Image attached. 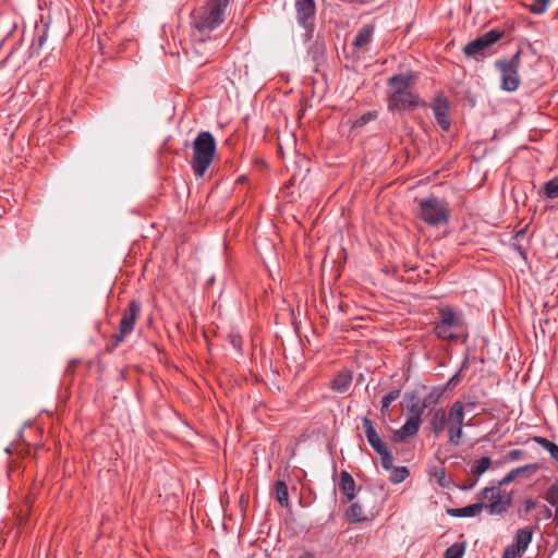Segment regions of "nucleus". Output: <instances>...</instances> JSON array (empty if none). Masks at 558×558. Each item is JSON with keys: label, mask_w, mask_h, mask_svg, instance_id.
<instances>
[{"label": "nucleus", "mask_w": 558, "mask_h": 558, "mask_svg": "<svg viewBox=\"0 0 558 558\" xmlns=\"http://www.w3.org/2000/svg\"><path fill=\"white\" fill-rule=\"evenodd\" d=\"M545 196L549 199L558 198V177L545 182L542 187Z\"/></svg>", "instance_id": "obj_27"}, {"label": "nucleus", "mask_w": 558, "mask_h": 558, "mask_svg": "<svg viewBox=\"0 0 558 558\" xmlns=\"http://www.w3.org/2000/svg\"><path fill=\"white\" fill-rule=\"evenodd\" d=\"M141 312V301L131 300L122 311L118 330L110 337V343L107 345L108 352H113L134 331Z\"/></svg>", "instance_id": "obj_5"}, {"label": "nucleus", "mask_w": 558, "mask_h": 558, "mask_svg": "<svg viewBox=\"0 0 558 558\" xmlns=\"http://www.w3.org/2000/svg\"><path fill=\"white\" fill-rule=\"evenodd\" d=\"M276 500L280 506L288 508L290 506L288 486L284 481H277L275 484Z\"/></svg>", "instance_id": "obj_24"}, {"label": "nucleus", "mask_w": 558, "mask_h": 558, "mask_svg": "<svg viewBox=\"0 0 558 558\" xmlns=\"http://www.w3.org/2000/svg\"><path fill=\"white\" fill-rule=\"evenodd\" d=\"M546 500L553 506L558 507V484L551 485L546 492Z\"/></svg>", "instance_id": "obj_35"}, {"label": "nucleus", "mask_w": 558, "mask_h": 558, "mask_svg": "<svg viewBox=\"0 0 558 558\" xmlns=\"http://www.w3.org/2000/svg\"><path fill=\"white\" fill-rule=\"evenodd\" d=\"M448 436H449V442L452 445H459L462 438V427L463 424H457V423H448Z\"/></svg>", "instance_id": "obj_26"}, {"label": "nucleus", "mask_w": 558, "mask_h": 558, "mask_svg": "<svg viewBox=\"0 0 558 558\" xmlns=\"http://www.w3.org/2000/svg\"><path fill=\"white\" fill-rule=\"evenodd\" d=\"M429 426L435 438H438L445 427L448 426L447 412L444 409H437L430 417Z\"/></svg>", "instance_id": "obj_17"}, {"label": "nucleus", "mask_w": 558, "mask_h": 558, "mask_svg": "<svg viewBox=\"0 0 558 558\" xmlns=\"http://www.w3.org/2000/svg\"><path fill=\"white\" fill-rule=\"evenodd\" d=\"M464 407H465V409L471 410V409H473L475 407V403L469 402V403L464 404Z\"/></svg>", "instance_id": "obj_48"}, {"label": "nucleus", "mask_w": 558, "mask_h": 558, "mask_svg": "<svg viewBox=\"0 0 558 558\" xmlns=\"http://www.w3.org/2000/svg\"><path fill=\"white\" fill-rule=\"evenodd\" d=\"M549 1L550 0H530V3H526L525 7L531 13L541 15L546 12Z\"/></svg>", "instance_id": "obj_29"}, {"label": "nucleus", "mask_w": 558, "mask_h": 558, "mask_svg": "<svg viewBox=\"0 0 558 558\" xmlns=\"http://www.w3.org/2000/svg\"><path fill=\"white\" fill-rule=\"evenodd\" d=\"M208 61V59L199 60V64H206Z\"/></svg>", "instance_id": "obj_49"}, {"label": "nucleus", "mask_w": 558, "mask_h": 558, "mask_svg": "<svg viewBox=\"0 0 558 558\" xmlns=\"http://www.w3.org/2000/svg\"><path fill=\"white\" fill-rule=\"evenodd\" d=\"M378 454L380 456V464L385 470L389 471L390 469H393V456L388 448L378 452Z\"/></svg>", "instance_id": "obj_33"}, {"label": "nucleus", "mask_w": 558, "mask_h": 558, "mask_svg": "<svg viewBox=\"0 0 558 558\" xmlns=\"http://www.w3.org/2000/svg\"><path fill=\"white\" fill-rule=\"evenodd\" d=\"M525 234H526V228H522V229L515 231V233L513 235L514 242H519L520 240L524 239Z\"/></svg>", "instance_id": "obj_46"}, {"label": "nucleus", "mask_w": 558, "mask_h": 558, "mask_svg": "<svg viewBox=\"0 0 558 558\" xmlns=\"http://www.w3.org/2000/svg\"><path fill=\"white\" fill-rule=\"evenodd\" d=\"M428 226L447 225L450 220V209L446 201L430 195L418 201L416 215Z\"/></svg>", "instance_id": "obj_4"}, {"label": "nucleus", "mask_w": 558, "mask_h": 558, "mask_svg": "<svg viewBox=\"0 0 558 558\" xmlns=\"http://www.w3.org/2000/svg\"><path fill=\"white\" fill-rule=\"evenodd\" d=\"M414 82V75L410 72L396 74L387 80L390 88L387 108L390 112L412 111L418 107H427L426 101L413 89Z\"/></svg>", "instance_id": "obj_1"}, {"label": "nucleus", "mask_w": 558, "mask_h": 558, "mask_svg": "<svg viewBox=\"0 0 558 558\" xmlns=\"http://www.w3.org/2000/svg\"><path fill=\"white\" fill-rule=\"evenodd\" d=\"M437 319L434 322L433 332L437 339L446 342L465 343L469 339V327L461 312L451 306L437 308Z\"/></svg>", "instance_id": "obj_2"}, {"label": "nucleus", "mask_w": 558, "mask_h": 558, "mask_svg": "<svg viewBox=\"0 0 558 558\" xmlns=\"http://www.w3.org/2000/svg\"><path fill=\"white\" fill-rule=\"evenodd\" d=\"M426 408H423V403L420 405L418 403H412L408 408V415L407 416H417L418 418H422V414Z\"/></svg>", "instance_id": "obj_37"}, {"label": "nucleus", "mask_w": 558, "mask_h": 558, "mask_svg": "<svg viewBox=\"0 0 558 558\" xmlns=\"http://www.w3.org/2000/svg\"><path fill=\"white\" fill-rule=\"evenodd\" d=\"M375 27L371 24L363 25L353 39V47L361 49L371 43Z\"/></svg>", "instance_id": "obj_20"}, {"label": "nucleus", "mask_w": 558, "mask_h": 558, "mask_svg": "<svg viewBox=\"0 0 558 558\" xmlns=\"http://www.w3.org/2000/svg\"><path fill=\"white\" fill-rule=\"evenodd\" d=\"M299 558H314V557H313V554L306 551L302 556H300Z\"/></svg>", "instance_id": "obj_47"}, {"label": "nucleus", "mask_w": 558, "mask_h": 558, "mask_svg": "<svg viewBox=\"0 0 558 558\" xmlns=\"http://www.w3.org/2000/svg\"><path fill=\"white\" fill-rule=\"evenodd\" d=\"M191 167L197 178H203L215 159L217 143L209 131H202L192 143Z\"/></svg>", "instance_id": "obj_3"}, {"label": "nucleus", "mask_w": 558, "mask_h": 558, "mask_svg": "<svg viewBox=\"0 0 558 558\" xmlns=\"http://www.w3.org/2000/svg\"><path fill=\"white\" fill-rule=\"evenodd\" d=\"M352 383V375L347 372L339 373L331 381V388L340 393L348 391Z\"/></svg>", "instance_id": "obj_21"}, {"label": "nucleus", "mask_w": 558, "mask_h": 558, "mask_svg": "<svg viewBox=\"0 0 558 558\" xmlns=\"http://www.w3.org/2000/svg\"><path fill=\"white\" fill-rule=\"evenodd\" d=\"M432 110L440 129L448 131L451 126V119L449 114L450 104L444 93L439 92L435 95L432 104Z\"/></svg>", "instance_id": "obj_11"}, {"label": "nucleus", "mask_w": 558, "mask_h": 558, "mask_svg": "<svg viewBox=\"0 0 558 558\" xmlns=\"http://www.w3.org/2000/svg\"><path fill=\"white\" fill-rule=\"evenodd\" d=\"M459 381H460V375H459V374H456V375H453V376L448 380V383H447L444 387H446V389H447V388H449V387H454V386H457V385L459 384Z\"/></svg>", "instance_id": "obj_45"}, {"label": "nucleus", "mask_w": 558, "mask_h": 558, "mask_svg": "<svg viewBox=\"0 0 558 558\" xmlns=\"http://www.w3.org/2000/svg\"><path fill=\"white\" fill-rule=\"evenodd\" d=\"M229 0H207L194 21V27L201 33H209L225 21V11Z\"/></svg>", "instance_id": "obj_6"}, {"label": "nucleus", "mask_w": 558, "mask_h": 558, "mask_svg": "<svg viewBox=\"0 0 558 558\" xmlns=\"http://www.w3.org/2000/svg\"><path fill=\"white\" fill-rule=\"evenodd\" d=\"M490 465L492 459L489 457H482L472 464L471 473L473 476L480 477L490 468Z\"/></svg>", "instance_id": "obj_25"}, {"label": "nucleus", "mask_w": 558, "mask_h": 558, "mask_svg": "<svg viewBox=\"0 0 558 558\" xmlns=\"http://www.w3.org/2000/svg\"><path fill=\"white\" fill-rule=\"evenodd\" d=\"M465 551V544L464 543H454L451 546H449L444 557L445 558H462Z\"/></svg>", "instance_id": "obj_30"}, {"label": "nucleus", "mask_w": 558, "mask_h": 558, "mask_svg": "<svg viewBox=\"0 0 558 558\" xmlns=\"http://www.w3.org/2000/svg\"><path fill=\"white\" fill-rule=\"evenodd\" d=\"M520 556L522 555L515 551L514 545L510 544L505 548L501 558H517Z\"/></svg>", "instance_id": "obj_42"}, {"label": "nucleus", "mask_w": 558, "mask_h": 558, "mask_svg": "<svg viewBox=\"0 0 558 558\" xmlns=\"http://www.w3.org/2000/svg\"><path fill=\"white\" fill-rule=\"evenodd\" d=\"M389 480L395 484L402 483L409 476V470L407 466H395L390 469Z\"/></svg>", "instance_id": "obj_28"}, {"label": "nucleus", "mask_w": 558, "mask_h": 558, "mask_svg": "<svg viewBox=\"0 0 558 558\" xmlns=\"http://www.w3.org/2000/svg\"><path fill=\"white\" fill-rule=\"evenodd\" d=\"M374 508H366L362 499L351 504L345 511V519L350 523H361L369 520L376 514Z\"/></svg>", "instance_id": "obj_12"}, {"label": "nucleus", "mask_w": 558, "mask_h": 558, "mask_svg": "<svg viewBox=\"0 0 558 558\" xmlns=\"http://www.w3.org/2000/svg\"><path fill=\"white\" fill-rule=\"evenodd\" d=\"M522 49L519 48L510 58L495 61V68L500 73V88L505 92H515L521 84L519 69L521 65Z\"/></svg>", "instance_id": "obj_7"}, {"label": "nucleus", "mask_w": 558, "mask_h": 558, "mask_svg": "<svg viewBox=\"0 0 558 558\" xmlns=\"http://www.w3.org/2000/svg\"><path fill=\"white\" fill-rule=\"evenodd\" d=\"M362 425L364 428V433L366 436V439L371 447L378 453L380 451H384V449L387 448L386 444L381 440L380 436L376 432L374 424L371 418L363 417L362 418Z\"/></svg>", "instance_id": "obj_14"}, {"label": "nucleus", "mask_w": 558, "mask_h": 558, "mask_svg": "<svg viewBox=\"0 0 558 558\" xmlns=\"http://www.w3.org/2000/svg\"><path fill=\"white\" fill-rule=\"evenodd\" d=\"M400 397V389H393L391 391H389L386 396L383 397L381 399V412L384 413L385 411L388 410L389 405L396 401L398 398Z\"/></svg>", "instance_id": "obj_32"}, {"label": "nucleus", "mask_w": 558, "mask_h": 558, "mask_svg": "<svg viewBox=\"0 0 558 558\" xmlns=\"http://www.w3.org/2000/svg\"><path fill=\"white\" fill-rule=\"evenodd\" d=\"M536 506H537L536 500L531 499V498L525 499V500L523 501L522 507L519 509V514H520V515L526 514V513H529L531 510L535 509V508H536Z\"/></svg>", "instance_id": "obj_36"}, {"label": "nucleus", "mask_w": 558, "mask_h": 558, "mask_svg": "<svg viewBox=\"0 0 558 558\" xmlns=\"http://www.w3.org/2000/svg\"><path fill=\"white\" fill-rule=\"evenodd\" d=\"M339 490L345 496L342 500L343 504L351 502L355 498V482L348 471L340 473Z\"/></svg>", "instance_id": "obj_15"}, {"label": "nucleus", "mask_w": 558, "mask_h": 558, "mask_svg": "<svg viewBox=\"0 0 558 558\" xmlns=\"http://www.w3.org/2000/svg\"><path fill=\"white\" fill-rule=\"evenodd\" d=\"M541 469L539 463H530L523 466H519L517 469L511 470L508 474H506L500 481H498V486H506L513 482L518 476L521 475H531L537 472Z\"/></svg>", "instance_id": "obj_16"}, {"label": "nucleus", "mask_w": 558, "mask_h": 558, "mask_svg": "<svg viewBox=\"0 0 558 558\" xmlns=\"http://www.w3.org/2000/svg\"><path fill=\"white\" fill-rule=\"evenodd\" d=\"M47 39V33L44 32L41 35L38 36V39H37V43H33L31 49H32V53H37L40 48L44 46L45 41Z\"/></svg>", "instance_id": "obj_40"}, {"label": "nucleus", "mask_w": 558, "mask_h": 558, "mask_svg": "<svg viewBox=\"0 0 558 558\" xmlns=\"http://www.w3.org/2000/svg\"><path fill=\"white\" fill-rule=\"evenodd\" d=\"M532 440L542 446L547 451L555 445V442L542 436H534L532 437Z\"/></svg>", "instance_id": "obj_38"}, {"label": "nucleus", "mask_w": 558, "mask_h": 558, "mask_svg": "<svg viewBox=\"0 0 558 558\" xmlns=\"http://www.w3.org/2000/svg\"><path fill=\"white\" fill-rule=\"evenodd\" d=\"M203 45H204V40H199L198 46H203Z\"/></svg>", "instance_id": "obj_52"}, {"label": "nucleus", "mask_w": 558, "mask_h": 558, "mask_svg": "<svg viewBox=\"0 0 558 558\" xmlns=\"http://www.w3.org/2000/svg\"><path fill=\"white\" fill-rule=\"evenodd\" d=\"M377 117H378L377 111H367V112L363 113L360 118H357L355 120L354 126L355 128H362L365 124H367L368 122L377 119Z\"/></svg>", "instance_id": "obj_34"}, {"label": "nucleus", "mask_w": 558, "mask_h": 558, "mask_svg": "<svg viewBox=\"0 0 558 558\" xmlns=\"http://www.w3.org/2000/svg\"><path fill=\"white\" fill-rule=\"evenodd\" d=\"M507 458L508 460L510 461H518V460H522L525 458V452L523 450H520V449H513V450H510L508 453H507Z\"/></svg>", "instance_id": "obj_41"}, {"label": "nucleus", "mask_w": 558, "mask_h": 558, "mask_svg": "<svg viewBox=\"0 0 558 558\" xmlns=\"http://www.w3.org/2000/svg\"><path fill=\"white\" fill-rule=\"evenodd\" d=\"M484 509V502H475L463 508H447L446 512L450 517H475Z\"/></svg>", "instance_id": "obj_18"}, {"label": "nucleus", "mask_w": 558, "mask_h": 558, "mask_svg": "<svg viewBox=\"0 0 558 558\" xmlns=\"http://www.w3.org/2000/svg\"><path fill=\"white\" fill-rule=\"evenodd\" d=\"M555 515H556V519L558 520V506L555 508Z\"/></svg>", "instance_id": "obj_50"}, {"label": "nucleus", "mask_w": 558, "mask_h": 558, "mask_svg": "<svg viewBox=\"0 0 558 558\" xmlns=\"http://www.w3.org/2000/svg\"><path fill=\"white\" fill-rule=\"evenodd\" d=\"M498 483L495 486H487L483 488L478 494V499H488L487 504H484V508L488 510L490 514H502L508 511L512 506L513 495L511 492L500 489Z\"/></svg>", "instance_id": "obj_8"}, {"label": "nucleus", "mask_w": 558, "mask_h": 558, "mask_svg": "<svg viewBox=\"0 0 558 558\" xmlns=\"http://www.w3.org/2000/svg\"><path fill=\"white\" fill-rule=\"evenodd\" d=\"M465 407L461 401H456L447 412L448 423L463 424Z\"/></svg>", "instance_id": "obj_22"}, {"label": "nucleus", "mask_w": 558, "mask_h": 558, "mask_svg": "<svg viewBox=\"0 0 558 558\" xmlns=\"http://www.w3.org/2000/svg\"><path fill=\"white\" fill-rule=\"evenodd\" d=\"M477 481H478V477L477 476H473L472 473H471L470 476L468 477L465 484L458 485V488L461 489V490L472 489L476 485Z\"/></svg>", "instance_id": "obj_39"}, {"label": "nucleus", "mask_w": 558, "mask_h": 558, "mask_svg": "<svg viewBox=\"0 0 558 558\" xmlns=\"http://www.w3.org/2000/svg\"><path fill=\"white\" fill-rule=\"evenodd\" d=\"M432 475L436 478V481L440 487H449L450 480L447 478L445 468H435L432 471Z\"/></svg>", "instance_id": "obj_31"}, {"label": "nucleus", "mask_w": 558, "mask_h": 558, "mask_svg": "<svg viewBox=\"0 0 558 558\" xmlns=\"http://www.w3.org/2000/svg\"><path fill=\"white\" fill-rule=\"evenodd\" d=\"M294 8L298 23L305 29L306 35L312 37L315 29V0H295Z\"/></svg>", "instance_id": "obj_10"}, {"label": "nucleus", "mask_w": 558, "mask_h": 558, "mask_svg": "<svg viewBox=\"0 0 558 558\" xmlns=\"http://www.w3.org/2000/svg\"><path fill=\"white\" fill-rule=\"evenodd\" d=\"M75 365H76V362H72L69 367H73L74 368Z\"/></svg>", "instance_id": "obj_51"}, {"label": "nucleus", "mask_w": 558, "mask_h": 558, "mask_svg": "<svg viewBox=\"0 0 558 558\" xmlns=\"http://www.w3.org/2000/svg\"><path fill=\"white\" fill-rule=\"evenodd\" d=\"M512 247L514 251H517L520 254V256L523 259H526V251L519 242H513Z\"/></svg>", "instance_id": "obj_44"}, {"label": "nucleus", "mask_w": 558, "mask_h": 558, "mask_svg": "<svg viewBox=\"0 0 558 558\" xmlns=\"http://www.w3.org/2000/svg\"><path fill=\"white\" fill-rule=\"evenodd\" d=\"M446 391V387L436 386L433 387L432 390L426 395L423 399V408L429 409L435 407L439 400L441 399L444 392Z\"/></svg>", "instance_id": "obj_23"}, {"label": "nucleus", "mask_w": 558, "mask_h": 558, "mask_svg": "<svg viewBox=\"0 0 558 558\" xmlns=\"http://www.w3.org/2000/svg\"><path fill=\"white\" fill-rule=\"evenodd\" d=\"M229 342L235 350L242 349V338L239 335H230Z\"/></svg>", "instance_id": "obj_43"}, {"label": "nucleus", "mask_w": 558, "mask_h": 558, "mask_svg": "<svg viewBox=\"0 0 558 558\" xmlns=\"http://www.w3.org/2000/svg\"><path fill=\"white\" fill-rule=\"evenodd\" d=\"M532 536H533L532 529H530V527L519 529L514 536L515 544H513V545H514L515 551L523 555L524 551L526 550L529 544L532 541Z\"/></svg>", "instance_id": "obj_19"}, {"label": "nucleus", "mask_w": 558, "mask_h": 558, "mask_svg": "<svg viewBox=\"0 0 558 558\" xmlns=\"http://www.w3.org/2000/svg\"><path fill=\"white\" fill-rule=\"evenodd\" d=\"M505 35L501 29H490L468 43L462 51L466 58L483 59L489 54V48Z\"/></svg>", "instance_id": "obj_9"}, {"label": "nucleus", "mask_w": 558, "mask_h": 558, "mask_svg": "<svg viewBox=\"0 0 558 558\" xmlns=\"http://www.w3.org/2000/svg\"><path fill=\"white\" fill-rule=\"evenodd\" d=\"M421 423L422 418H418L417 416H407L404 424L393 432L391 441L400 444L408 438L414 437L420 429Z\"/></svg>", "instance_id": "obj_13"}]
</instances>
